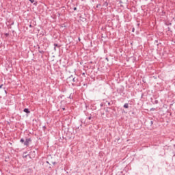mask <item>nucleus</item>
<instances>
[{
	"label": "nucleus",
	"instance_id": "nucleus-29",
	"mask_svg": "<svg viewBox=\"0 0 175 175\" xmlns=\"http://www.w3.org/2000/svg\"><path fill=\"white\" fill-rule=\"evenodd\" d=\"M62 110H65V108H62Z\"/></svg>",
	"mask_w": 175,
	"mask_h": 175
},
{
	"label": "nucleus",
	"instance_id": "nucleus-14",
	"mask_svg": "<svg viewBox=\"0 0 175 175\" xmlns=\"http://www.w3.org/2000/svg\"><path fill=\"white\" fill-rule=\"evenodd\" d=\"M154 124V122L152 120L150 121V125H152Z\"/></svg>",
	"mask_w": 175,
	"mask_h": 175
},
{
	"label": "nucleus",
	"instance_id": "nucleus-3",
	"mask_svg": "<svg viewBox=\"0 0 175 175\" xmlns=\"http://www.w3.org/2000/svg\"><path fill=\"white\" fill-rule=\"evenodd\" d=\"M24 113H27V114H29V113H31V111H29V109L28 108H25L23 109Z\"/></svg>",
	"mask_w": 175,
	"mask_h": 175
},
{
	"label": "nucleus",
	"instance_id": "nucleus-18",
	"mask_svg": "<svg viewBox=\"0 0 175 175\" xmlns=\"http://www.w3.org/2000/svg\"><path fill=\"white\" fill-rule=\"evenodd\" d=\"M73 10H77V8L75 7V8H73Z\"/></svg>",
	"mask_w": 175,
	"mask_h": 175
},
{
	"label": "nucleus",
	"instance_id": "nucleus-31",
	"mask_svg": "<svg viewBox=\"0 0 175 175\" xmlns=\"http://www.w3.org/2000/svg\"><path fill=\"white\" fill-rule=\"evenodd\" d=\"M25 158H27V155H26V156H25Z\"/></svg>",
	"mask_w": 175,
	"mask_h": 175
},
{
	"label": "nucleus",
	"instance_id": "nucleus-30",
	"mask_svg": "<svg viewBox=\"0 0 175 175\" xmlns=\"http://www.w3.org/2000/svg\"><path fill=\"white\" fill-rule=\"evenodd\" d=\"M155 42H157V43H158V40H156Z\"/></svg>",
	"mask_w": 175,
	"mask_h": 175
},
{
	"label": "nucleus",
	"instance_id": "nucleus-25",
	"mask_svg": "<svg viewBox=\"0 0 175 175\" xmlns=\"http://www.w3.org/2000/svg\"><path fill=\"white\" fill-rule=\"evenodd\" d=\"M39 53H43V51H39Z\"/></svg>",
	"mask_w": 175,
	"mask_h": 175
},
{
	"label": "nucleus",
	"instance_id": "nucleus-13",
	"mask_svg": "<svg viewBox=\"0 0 175 175\" xmlns=\"http://www.w3.org/2000/svg\"><path fill=\"white\" fill-rule=\"evenodd\" d=\"M80 126H83V120H81V124Z\"/></svg>",
	"mask_w": 175,
	"mask_h": 175
},
{
	"label": "nucleus",
	"instance_id": "nucleus-17",
	"mask_svg": "<svg viewBox=\"0 0 175 175\" xmlns=\"http://www.w3.org/2000/svg\"><path fill=\"white\" fill-rule=\"evenodd\" d=\"M99 6H100V4H97L96 5V8H99Z\"/></svg>",
	"mask_w": 175,
	"mask_h": 175
},
{
	"label": "nucleus",
	"instance_id": "nucleus-1",
	"mask_svg": "<svg viewBox=\"0 0 175 175\" xmlns=\"http://www.w3.org/2000/svg\"><path fill=\"white\" fill-rule=\"evenodd\" d=\"M67 83H70L72 85L79 83V79L73 75H70L67 78Z\"/></svg>",
	"mask_w": 175,
	"mask_h": 175
},
{
	"label": "nucleus",
	"instance_id": "nucleus-33",
	"mask_svg": "<svg viewBox=\"0 0 175 175\" xmlns=\"http://www.w3.org/2000/svg\"><path fill=\"white\" fill-rule=\"evenodd\" d=\"M79 40H80V38H79Z\"/></svg>",
	"mask_w": 175,
	"mask_h": 175
},
{
	"label": "nucleus",
	"instance_id": "nucleus-27",
	"mask_svg": "<svg viewBox=\"0 0 175 175\" xmlns=\"http://www.w3.org/2000/svg\"><path fill=\"white\" fill-rule=\"evenodd\" d=\"M155 103H158V100H155Z\"/></svg>",
	"mask_w": 175,
	"mask_h": 175
},
{
	"label": "nucleus",
	"instance_id": "nucleus-12",
	"mask_svg": "<svg viewBox=\"0 0 175 175\" xmlns=\"http://www.w3.org/2000/svg\"><path fill=\"white\" fill-rule=\"evenodd\" d=\"M154 110H155V108H151L150 109V111H154Z\"/></svg>",
	"mask_w": 175,
	"mask_h": 175
},
{
	"label": "nucleus",
	"instance_id": "nucleus-26",
	"mask_svg": "<svg viewBox=\"0 0 175 175\" xmlns=\"http://www.w3.org/2000/svg\"><path fill=\"white\" fill-rule=\"evenodd\" d=\"M106 60H107V61H109V58L107 57V58H106Z\"/></svg>",
	"mask_w": 175,
	"mask_h": 175
},
{
	"label": "nucleus",
	"instance_id": "nucleus-15",
	"mask_svg": "<svg viewBox=\"0 0 175 175\" xmlns=\"http://www.w3.org/2000/svg\"><path fill=\"white\" fill-rule=\"evenodd\" d=\"M3 87V84L0 85V90Z\"/></svg>",
	"mask_w": 175,
	"mask_h": 175
},
{
	"label": "nucleus",
	"instance_id": "nucleus-32",
	"mask_svg": "<svg viewBox=\"0 0 175 175\" xmlns=\"http://www.w3.org/2000/svg\"><path fill=\"white\" fill-rule=\"evenodd\" d=\"M53 165H55V163H53Z\"/></svg>",
	"mask_w": 175,
	"mask_h": 175
},
{
	"label": "nucleus",
	"instance_id": "nucleus-22",
	"mask_svg": "<svg viewBox=\"0 0 175 175\" xmlns=\"http://www.w3.org/2000/svg\"><path fill=\"white\" fill-rule=\"evenodd\" d=\"M5 94H8V91L4 90Z\"/></svg>",
	"mask_w": 175,
	"mask_h": 175
},
{
	"label": "nucleus",
	"instance_id": "nucleus-8",
	"mask_svg": "<svg viewBox=\"0 0 175 175\" xmlns=\"http://www.w3.org/2000/svg\"><path fill=\"white\" fill-rule=\"evenodd\" d=\"M108 5H109V3H107V1H105V2L104 3V5H105V6H108Z\"/></svg>",
	"mask_w": 175,
	"mask_h": 175
},
{
	"label": "nucleus",
	"instance_id": "nucleus-16",
	"mask_svg": "<svg viewBox=\"0 0 175 175\" xmlns=\"http://www.w3.org/2000/svg\"><path fill=\"white\" fill-rule=\"evenodd\" d=\"M5 36H9V33H5Z\"/></svg>",
	"mask_w": 175,
	"mask_h": 175
},
{
	"label": "nucleus",
	"instance_id": "nucleus-5",
	"mask_svg": "<svg viewBox=\"0 0 175 175\" xmlns=\"http://www.w3.org/2000/svg\"><path fill=\"white\" fill-rule=\"evenodd\" d=\"M123 107H124V109H128L129 107V104L128 103H125L123 106Z\"/></svg>",
	"mask_w": 175,
	"mask_h": 175
},
{
	"label": "nucleus",
	"instance_id": "nucleus-4",
	"mask_svg": "<svg viewBox=\"0 0 175 175\" xmlns=\"http://www.w3.org/2000/svg\"><path fill=\"white\" fill-rule=\"evenodd\" d=\"M57 47L59 48V46H58V44H54V50H55V51H57Z\"/></svg>",
	"mask_w": 175,
	"mask_h": 175
},
{
	"label": "nucleus",
	"instance_id": "nucleus-24",
	"mask_svg": "<svg viewBox=\"0 0 175 175\" xmlns=\"http://www.w3.org/2000/svg\"><path fill=\"white\" fill-rule=\"evenodd\" d=\"M31 154H35V151L31 152Z\"/></svg>",
	"mask_w": 175,
	"mask_h": 175
},
{
	"label": "nucleus",
	"instance_id": "nucleus-20",
	"mask_svg": "<svg viewBox=\"0 0 175 175\" xmlns=\"http://www.w3.org/2000/svg\"><path fill=\"white\" fill-rule=\"evenodd\" d=\"M132 32H135V28H133Z\"/></svg>",
	"mask_w": 175,
	"mask_h": 175
},
{
	"label": "nucleus",
	"instance_id": "nucleus-9",
	"mask_svg": "<svg viewBox=\"0 0 175 175\" xmlns=\"http://www.w3.org/2000/svg\"><path fill=\"white\" fill-rule=\"evenodd\" d=\"M29 2H31V3H33V2H35V0H29Z\"/></svg>",
	"mask_w": 175,
	"mask_h": 175
},
{
	"label": "nucleus",
	"instance_id": "nucleus-7",
	"mask_svg": "<svg viewBox=\"0 0 175 175\" xmlns=\"http://www.w3.org/2000/svg\"><path fill=\"white\" fill-rule=\"evenodd\" d=\"M20 142L21 143H25V141L24 140L23 138H22V139H21Z\"/></svg>",
	"mask_w": 175,
	"mask_h": 175
},
{
	"label": "nucleus",
	"instance_id": "nucleus-11",
	"mask_svg": "<svg viewBox=\"0 0 175 175\" xmlns=\"http://www.w3.org/2000/svg\"><path fill=\"white\" fill-rule=\"evenodd\" d=\"M33 5H34V6H36V5H38V2H36V1L34 2V3H33Z\"/></svg>",
	"mask_w": 175,
	"mask_h": 175
},
{
	"label": "nucleus",
	"instance_id": "nucleus-28",
	"mask_svg": "<svg viewBox=\"0 0 175 175\" xmlns=\"http://www.w3.org/2000/svg\"><path fill=\"white\" fill-rule=\"evenodd\" d=\"M170 27H168V31H170Z\"/></svg>",
	"mask_w": 175,
	"mask_h": 175
},
{
	"label": "nucleus",
	"instance_id": "nucleus-2",
	"mask_svg": "<svg viewBox=\"0 0 175 175\" xmlns=\"http://www.w3.org/2000/svg\"><path fill=\"white\" fill-rule=\"evenodd\" d=\"M31 142H32V139H31V138L26 139V140L24 142V146H29V143H31Z\"/></svg>",
	"mask_w": 175,
	"mask_h": 175
},
{
	"label": "nucleus",
	"instance_id": "nucleus-21",
	"mask_svg": "<svg viewBox=\"0 0 175 175\" xmlns=\"http://www.w3.org/2000/svg\"><path fill=\"white\" fill-rule=\"evenodd\" d=\"M59 16H61V14H57V16L59 17Z\"/></svg>",
	"mask_w": 175,
	"mask_h": 175
},
{
	"label": "nucleus",
	"instance_id": "nucleus-6",
	"mask_svg": "<svg viewBox=\"0 0 175 175\" xmlns=\"http://www.w3.org/2000/svg\"><path fill=\"white\" fill-rule=\"evenodd\" d=\"M92 115L90 114V116L87 118V119L89 120H92Z\"/></svg>",
	"mask_w": 175,
	"mask_h": 175
},
{
	"label": "nucleus",
	"instance_id": "nucleus-19",
	"mask_svg": "<svg viewBox=\"0 0 175 175\" xmlns=\"http://www.w3.org/2000/svg\"><path fill=\"white\" fill-rule=\"evenodd\" d=\"M82 75H83V76H85V72H83V73H82Z\"/></svg>",
	"mask_w": 175,
	"mask_h": 175
},
{
	"label": "nucleus",
	"instance_id": "nucleus-10",
	"mask_svg": "<svg viewBox=\"0 0 175 175\" xmlns=\"http://www.w3.org/2000/svg\"><path fill=\"white\" fill-rule=\"evenodd\" d=\"M68 98H69V99H73V97L72 96V94H70Z\"/></svg>",
	"mask_w": 175,
	"mask_h": 175
},
{
	"label": "nucleus",
	"instance_id": "nucleus-23",
	"mask_svg": "<svg viewBox=\"0 0 175 175\" xmlns=\"http://www.w3.org/2000/svg\"><path fill=\"white\" fill-rule=\"evenodd\" d=\"M29 28H32V25H29Z\"/></svg>",
	"mask_w": 175,
	"mask_h": 175
}]
</instances>
